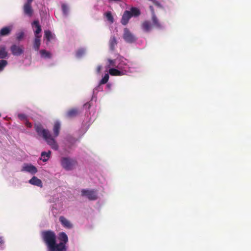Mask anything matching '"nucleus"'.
<instances>
[{"label":"nucleus","instance_id":"nucleus-18","mask_svg":"<svg viewBox=\"0 0 251 251\" xmlns=\"http://www.w3.org/2000/svg\"><path fill=\"white\" fill-rule=\"evenodd\" d=\"M34 36L33 48L35 50L38 51L41 45V35H34Z\"/></svg>","mask_w":251,"mask_h":251},{"label":"nucleus","instance_id":"nucleus-16","mask_svg":"<svg viewBox=\"0 0 251 251\" xmlns=\"http://www.w3.org/2000/svg\"><path fill=\"white\" fill-rule=\"evenodd\" d=\"M87 51V49L86 48L81 47L76 51L75 56L78 58H82L86 54Z\"/></svg>","mask_w":251,"mask_h":251},{"label":"nucleus","instance_id":"nucleus-36","mask_svg":"<svg viewBox=\"0 0 251 251\" xmlns=\"http://www.w3.org/2000/svg\"><path fill=\"white\" fill-rule=\"evenodd\" d=\"M150 9L151 11V16H153V15H155V13H154V10H153V7L152 6H150Z\"/></svg>","mask_w":251,"mask_h":251},{"label":"nucleus","instance_id":"nucleus-21","mask_svg":"<svg viewBox=\"0 0 251 251\" xmlns=\"http://www.w3.org/2000/svg\"><path fill=\"white\" fill-rule=\"evenodd\" d=\"M60 129V124L59 122L57 121L55 122L53 128V131L54 137H56L58 136L59 133V131Z\"/></svg>","mask_w":251,"mask_h":251},{"label":"nucleus","instance_id":"nucleus-34","mask_svg":"<svg viewBox=\"0 0 251 251\" xmlns=\"http://www.w3.org/2000/svg\"><path fill=\"white\" fill-rule=\"evenodd\" d=\"M105 16L109 22L111 23H113V18L110 12H106Z\"/></svg>","mask_w":251,"mask_h":251},{"label":"nucleus","instance_id":"nucleus-15","mask_svg":"<svg viewBox=\"0 0 251 251\" xmlns=\"http://www.w3.org/2000/svg\"><path fill=\"white\" fill-rule=\"evenodd\" d=\"M152 27H153V25L149 21L144 22L141 25L142 30L145 32H149Z\"/></svg>","mask_w":251,"mask_h":251},{"label":"nucleus","instance_id":"nucleus-41","mask_svg":"<svg viewBox=\"0 0 251 251\" xmlns=\"http://www.w3.org/2000/svg\"><path fill=\"white\" fill-rule=\"evenodd\" d=\"M4 243L3 238L2 237H0V245H1Z\"/></svg>","mask_w":251,"mask_h":251},{"label":"nucleus","instance_id":"nucleus-11","mask_svg":"<svg viewBox=\"0 0 251 251\" xmlns=\"http://www.w3.org/2000/svg\"><path fill=\"white\" fill-rule=\"evenodd\" d=\"M44 38L46 39V44L55 39V35L49 30H46L44 31Z\"/></svg>","mask_w":251,"mask_h":251},{"label":"nucleus","instance_id":"nucleus-20","mask_svg":"<svg viewBox=\"0 0 251 251\" xmlns=\"http://www.w3.org/2000/svg\"><path fill=\"white\" fill-rule=\"evenodd\" d=\"M78 113L79 112L77 108H72L67 111L66 116L68 118H73L76 116Z\"/></svg>","mask_w":251,"mask_h":251},{"label":"nucleus","instance_id":"nucleus-13","mask_svg":"<svg viewBox=\"0 0 251 251\" xmlns=\"http://www.w3.org/2000/svg\"><path fill=\"white\" fill-rule=\"evenodd\" d=\"M131 18V15L129 11L126 10L124 12L121 21L122 25H126L127 24L129 20Z\"/></svg>","mask_w":251,"mask_h":251},{"label":"nucleus","instance_id":"nucleus-29","mask_svg":"<svg viewBox=\"0 0 251 251\" xmlns=\"http://www.w3.org/2000/svg\"><path fill=\"white\" fill-rule=\"evenodd\" d=\"M7 56V52L4 46L0 47V59H3Z\"/></svg>","mask_w":251,"mask_h":251},{"label":"nucleus","instance_id":"nucleus-9","mask_svg":"<svg viewBox=\"0 0 251 251\" xmlns=\"http://www.w3.org/2000/svg\"><path fill=\"white\" fill-rule=\"evenodd\" d=\"M31 26L34 31V35H40V33L42 31V28L39 21H34L31 24Z\"/></svg>","mask_w":251,"mask_h":251},{"label":"nucleus","instance_id":"nucleus-35","mask_svg":"<svg viewBox=\"0 0 251 251\" xmlns=\"http://www.w3.org/2000/svg\"><path fill=\"white\" fill-rule=\"evenodd\" d=\"M18 117L21 120H25L26 119V116L24 114H19L18 115Z\"/></svg>","mask_w":251,"mask_h":251},{"label":"nucleus","instance_id":"nucleus-24","mask_svg":"<svg viewBox=\"0 0 251 251\" xmlns=\"http://www.w3.org/2000/svg\"><path fill=\"white\" fill-rule=\"evenodd\" d=\"M51 151H50L48 152L43 151L41 153V158L43 162H46L50 158Z\"/></svg>","mask_w":251,"mask_h":251},{"label":"nucleus","instance_id":"nucleus-2","mask_svg":"<svg viewBox=\"0 0 251 251\" xmlns=\"http://www.w3.org/2000/svg\"><path fill=\"white\" fill-rule=\"evenodd\" d=\"M60 163L62 167L67 171L73 170L77 164L75 159L66 157L61 158Z\"/></svg>","mask_w":251,"mask_h":251},{"label":"nucleus","instance_id":"nucleus-12","mask_svg":"<svg viewBox=\"0 0 251 251\" xmlns=\"http://www.w3.org/2000/svg\"><path fill=\"white\" fill-rule=\"evenodd\" d=\"M13 28V25L4 26L0 30V36H5L8 35L12 30Z\"/></svg>","mask_w":251,"mask_h":251},{"label":"nucleus","instance_id":"nucleus-38","mask_svg":"<svg viewBox=\"0 0 251 251\" xmlns=\"http://www.w3.org/2000/svg\"><path fill=\"white\" fill-rule=\"evenodd\" d=\"M26 126L28 127H31L32 126V124L31 123L29 122L28 121H26L25 123Z\"/></svg>","mask_w":251,"mask_h":251},{"label":"nucleus","instance_id":"nucleus-28","mask_svg":"<svg viewBox=\"0 0 251 251\" xmlns=\"http://www.w3.org/2000/svg\"><path fill=\"white\" fill-rule=\"evenodd\" d=\"M117 45V41L114 36L111 37L109 41V47L111 50H113Z\"/></svg>","mask_w":251,"mask_h":251},{"label":"nucleus","instance_id":"nucleus-6","mask_svg":"<svg viewBox=\"0 0 251 251\" xmlns=\"http://www.w3.org/2000/svg\"><path fill=\"white\" fill-rule=\"evenodd\" d=\"M10 51L13 55L20 56L24 53V50L22 46L14 44L11 46Z\"/></svg>","mask_w":251,"mask_h":251},{"label":"nucleus","instance_id":"nucleus-8","mask_svg":"<svg viewBox=\"0 0 251 251\" xmlns=\"http://www.w3.org/2000/svg\"><path fill=\"white\" fill-rule=\"evenodd\" d=\"M35 130L39 136L43 138L46 137L49 135L50 131L48 129H44L41 125L35 126Z\"/></svg>","mask_w":251,"mask_h":251},{"label":"nucleus","instance_id":"nucleus-22","mask_svg":"<svg viewBox=\"0 0 251 251\" xmlns=\"http://www.w3.org/2000/svg\"><path fill=\"white\" fill-rule=\"evenodd\" d=\"M130 14L132 17H138L141 14L140 10L135 7H131L130 9Z\"/></svg>","mask_w":251,"mask_h":251},{"label":"nucleus","instance_id":"nucleus-30","mask_svg":"<svg viewBox=\"0 0 251 251\" xmlns=\"http://www.w3.org/2000/svg\"><path fill=\"white\" fill-rule=\"evenodd\" d=\"M109 74L111 75H121L122 72L115 68H111L108 71Z\"/></svg>","mask_w":251,"mask_h":251},{"label":"nucleus","instance_id":"nucleus-17","mask_svg":"<svg viewBox=\"0 0 251 251\" xmlns=\"http://www.w3.org/2000/svg\"><path fill=\"white\" fill-rule=\"evenodd\" d=\"M29 183L32 185L42 187V182L41 179L37 178L36 176H33L29 180Z\"/></svg>","mask_w":251,"mask_h":251},{"label":"nucleus","instance_id":"nucleus-43","mask_svg":"<svg viewBox=\"0 0 251 251\" xmlns=\"http://www.w3.org/2000/svg\"><path fill=\"white\" fill-rule=\"evenodd\" d=\"M33 0H26L27 2H32Z\"/></svg>","mask_w":251,"mask_h":251},{"label":"nucleus","instance_id":"nucleus-23","mask_svg":"<svg viewBox=\"0 0 251 251\" xmlns=\"http://www.w3.org/2000/svg\"><path fill=\"white\" fill-rule=\"evenodd\" d=\"M65 244L63 242H60L59 244L55 243L54 248L57 251H66Z\"/></svg>","mask_w":251,"mask_h":251},{"label":"nucleus","instance_id":"nucleus-40","mask_svg":"<svg viewBox=\"0 0 251 251\" xmlns=\"http://www.w3.org/2000/svg\"><path fill=\"white\" fill-rule=\"evenodd\" d=\"M48 249H49V251H56V250L55 249V248H54V247H53V248H48Z\"/></svg>","mask_w":251,"mask_h":251},{"label":"nucleus","instance_id":"nucleus-5","mask_svg":"<svg viewBox=\"0 0 251 251\" xmlns=\"http://www.w3.org/2000/svg\"><path fill=\"white\" fill-rule=\"evenodd\" d=\"M43 138L46 141L48 145H49L52 149L55 151L58 150V145L56 141L51 135L50 132L49 133V135H48L46 137Z\"/></svg>","mask_w":251,"mask_h":251},{"label":"nucleus","instance_id":"nucleus-10","mask_svg":"<svg viewBox=\"0 0 251 251\" xmlns=\"http://www.w3.org/2000/svg\"><path fill=\"white\" fill-rule=\"evenodd\" d=\"M24 14L28 17H31L33 15V10L31 7V2L25 3L23 7Z\"/></svg>","mask_w":251,"mask_h":251},{"label":"nucleus","instance_id":"nucleus-26","mask_svg":"<svg viewBox=\"0 0 251 251\" xmlns=\"http://www.w3.org/2000/svg\"><path fill=\"white\" fill-rule=\"evenodd\" d=\"M59 240L60 241V242L66 244L68 241L67 234L64 232H60L59 234Z\"/></svg>","mask_w":251,"mask_h":251},{"label":"nucleus","instance_id":"nucleus-31","mask_svg":"<svg viewBox=\"0 0 251 251\" xmlns=\"http://www.w3.org/2000/svg\"><path fill=\"white\" fill-rule=\"evenodd\" d=\"M41 56L44 58H49L51 56V54L50 52L47 51L45 50H41L40 51Z\"/></svg>","mask_w":251,"mask_h":251},{"label":"nucleus","instance_id":"nucleus-39","mask_svg":"<svg viewBox=\"0 0 251 251\" xmlns=\"http://www.w3.org/2000/svg\"><path fill=\"white\" fill-rule=\"evenodd\" d=\"M101 67L100 66H98L97 68V72L100 73L101 71Z\"/></svg>","mask_w":251,"mask_h":251},{"label":"nucleus","instance_id":"nucleus-1","mask_svg":"<svg viewBox=\"0 0 251 251\" xmlns=\"http://www.w3.org/2000/svg\"><path fill=\"white\" fill-rule=\"evenodd\" d=\"M43 239L48 248H51L55 245L56 242V235L51 230L44 231L42 233Z\"/></svg>","mask_w":251,"mask_h":251},{"label":"nucleus","instance_id":"nucleus-4","mask_svg":"<svg viewBox=\"0 0 251 251\" xmlns=\"http://www.w3.org/2000/svg\"><path fill=\"white\" fill-rule=\"evenodd\" d=\"M81 196H86L90 201H94L97 199V194L96 190L82 189Z\"/></svg>","mask_w":251,"mask_h":251},{"label":"nucleus","instance_id":"nucleus-3","mask_svg":"<svg viewBox=\"0 0 251 251\" xmlns=\"http://www.w3.org/2000/svg\"><path fill=\"white\" fill-rule=\"evenodd\" d=\"M123 38L128 43H133L137 40L135 36L127 28H125L124 30Z\"/></svg>","mask_w":251,"mask_h":251},{"label":"nucleus","instance_id":"nucleus-32","mask_svg":"<svg viewBox=\"0 0 251 251\" xmlns=\"http://www.w3.org/2000/svg\"><path fill=\"white\" fill-rule=\"evenodd\" d=\"M25 36V32L24 31H20L16 33V39L20 41L22 40Z\"/></svg>","mask_w":251,"mask_h":251},{"label":"nucleus","instance_id":"nucleus-33","mask_svg":"<svg viewBox=\"0 0 251 251\" xmlns=\"http://www.w3.org/2000/svg\"><path fill=\"white\" fill-rule=\"evenodd\" d=\"M109 76L108 74H105L104 76L102 78V79L100 81L99 84L102 85L106 83L109 80Z\"/></svg>","mask_w":251,"mask_h":251},{"label":"nucleus","instance_id":"nucleus-27","mask_svg":"<svg viewBox=\"0 0 251 251\" xmlns=\"http://www.w3.org/2000/svg\"><path fill=\"white\" fill-rule=\"evenodd\" d=\"M126 60V59L124 57L121 56H118L117 58L114 60L110 59H108V63H125Z\"/></svg>","mask_w":251,"mask_h":251},{"label":"nucleus","instance_id":"nucleus-37","mask_svg":"<svg viewBox=\"0 0 251 251\" xmlns=\"http://www.w3.org/2000/svg\"><path fill=\"white\" fill-rule=\"evenodd\" d=\"M7 64H0V71H2Z\"/></svg>","mask_w":251,"mask_h":251},{"label":"nucleus","instance_id":"nucleus-25","mask_svg":"<svg viewBox=\"0 0 251 251\" xmlns=\"http://www.w3.org/2000/svg\"><path fill=\"white\" fill-rule=\"evenodd\" d=\"M61 9L64 16H67L69 12V6L67 3H62L61 4Z\"/></svg>","mask_w":251,"mask_h":251},{"label":"nucleus","instance_id":"nucleus-7","mask_svg":"<svg viewBox=\"0 0 251 251\" xmlns=\"http://www.w3.org/2000/svg\"><path fill=\"white\" fill-rule=\"evenodd\" d=\"M22 172H26L31 174H35L38 170L33 165L30 164H24L21 170Z\"/></svg>","mask_w":251,"mask_h":251},{"label":"nucleus","instance_id":"nucleus-14","mask_svg":"<svg viewBox=\"0 0 251 251\" xmlns=\"http://www.w3.org/2000/svg\"><path fill=\"white\" fill-rule=\"evenodd\" d=\"M59 221L62 225L66 228L70 229L73 227V225L64 216H60L59 217Z\"/></svg>","mask_w":251,"mask_h":251},{"label":"nucleus","instance_id":"nucleus-42","mask_svg":"<svg viewBox=\"0 0 251 251\" xmlns=\"http://www.w3.org/2000/svg\"><path fill=\"white\" fill-rule=\"evenodd\" d=\"M0 63H7V61L5 60L1 59L0 60Z\"/></svg>","mask_w":251,"mask_h":251},{"label":"nucleus","instance_id":"nucleus-19","mask_svg":"<svg viewBox=\"0 0 251 251\" xmlns=\"http://www.w3.org/2000/svg\"><path fill=\"white\" fill-rule=\"evenodd\" d=\"M151 19L152 21V25L153 27L158 29H161L163 27L162 25L159 23V20L155 15L152 16Z\"/></svg>","mask_w":251,"mask_h":251}]
</instances>
